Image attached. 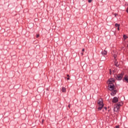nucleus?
I'll use <instances>...</instances> for the list:
<instances>
[{"label": "nucleus", "instance_id": "nucleus-20", "mask_svg": "<svg viewBox=\"0 0 128 128\" xmlns=\"http://www.w3.org/2000/svg\"><path fill=\"white\" fill-rule=\"evenodd\" d=\"M126 12L128 14V7L127 8V9L126 10Z\"/></svg>", "mask_w": 128, "mask_h": 128}, {"label": "nucleus", "instance_id": "nucleus-29", "mask_svg": "<svg viewBox=\"0 0 128 128\" xmlns=\"http://www.w3.org/2000/svg\"><path fill=\"white\" fill-rule=\"evenodd\" d=\"M115 66H118V65H116V64H115Z\"/></svg>", "mask_w": 128, "mask_h": 128}, {"label": "nucleus", "instance_id": "nucleus-23", "mask_svg": "<svg viewBox=\"0 0 128 128\" xmlns=\"http://www.w3.org/2000/svg\"><path fill=\"white\" fill-rule=\"evenodd\" d=\"M44 122V120H42V124Z\"/></svg>", "mask_w": 128, "mask_h": 128}, {"label": "nucleus", "instance_id": "nucleus-16", "mask_svg": "<svg viewBox=\"0 0 128 128\" xmlns=\"http://www.w3.org/2000/svg\"><path fill=\"white\" fill-rule=\"evenodd\" d=\"M110 74H112V70H110Z\"/></svg>", "mask_w": 128, "mask_h": 128}, {"label": "nucleus", "instance_id": "nucleus-7", "mask_svg": "<svg viewBox=\"0 0 128 128\" xmlns=\"http://www.w3.org/2000/svg\"><path fill=\"white\" fill-rule=\"evenodd\" d=\"M116 90H114L112 92L111 96H116Z\"/></svg>", "mask_w": 128, "mask_h": 128}, {"label": "nucleus", "instance_id": "nucleus-8", "mask_svg": "<svg viewBox=\"0 0 128 128\" xmlns=\"http://www.w3.org/2000/svg\"><path fill=\"white\" fill-rule=\"evenodd\" d=\"M108 54V52L106 50H104V52H102V56H106Z\"/></svg>", "mask_w": 128, "mask_h": 128}, {"label": "nucleus", "instance_id": "nucleus-21", "mask_svg": "<svg viewBox=\"0 0 128 128\" xmlns=\"http://www.w3.org/2000/svg\"><path fill=\"white\" fill-rule=\"evenodd\" d=\"M68 108H70V104H69V105L68 106Z\"/></svg>", "mask_w": 128, "mask_h": 128}, {"label": "nucleus", "instance_id": "nucleus-3", "mask_svg": "<svg viewBox=\"0 0 128 128\" xmlns=\"http://www.w3.org/2000/svg\"><path fill=\"white\" fill-rule=\"evenodd\" d=\"M98 104L99 106H104V101L102 100V98L99 99L98 101Z\"/></svg>", "mask_w": 128, "mask_h": 128}, {"label": "nucleus", "instance_id": "nucleus-17", "mask_svg": "<svg viewBox=\"0 0 128 128\" xmlns=\"http://www.w3.org/2000/svg\"><path fill=\"white\" fill-rule=\"evenodd\" d=\"M36 38H40V34H36Z\"/></svg>", "mask_w": 128, "mask_h": 128}, {"label": "nucleus", "instance_id": "nucleus-27", "mask_svg": "<svg viewBox=\"0 0 128 128\" xmlns=\"http://www.w3.org/2000/svg\"><path fill=\"white\" fill-rule=\"evenodd\" d=\"M118 30H120V27H118Z\"/></svg>", "mask_w": 128, "mask_h": 128}, {"label": "nucleus", "instance_id": "nucleus-25", "mask_svg": "<svg viewBox=\"0 0 128 128\" xmlns=\"http://www.w3.org/2000/svg\"><path fill=\"white\" fill-rule=\"evenodd\" d=\"M67 80H70V77H68V78H67Z\"/></svg>", "mask_w": 128, "mask_h": 128}, {"label": "nucleus", "instance_id": "nucleus-22", "mask_svg": "<svg viewBox=\"0 0 128 128\" xmlns=\"http://www.w3.org/2000/svg\"><path fill=\"white\" fill-rule=\"evenodd\" d=\"M66 76H67L68 78H70V75H69V74H67Z\"/></svg>", "mask_w": 128, "mask_h": 128}, {"label": "nucleus", "instance_id": "nucleus-6", "mask_svg": "<svg viewBox=\"0 0 128 128\" xmlns=\"http://www.w3.org/2000/svg\"><path fill=\"white\" fill-rule=\"evenodd\" d=\"M114 110L115 112H118L120 110V107L118 106H116V105L114 107Z\"/></svg>", "mask_w": 128, "mask_h": 128}, {"label": "nucleus", "instance_id": "nucleus-28", "mask_svg": "<svg viewBox=\"0 0 128 128\" xmlns=\"http://www.w3.org/2000/svg\"><path fill=\"white\" fill-rule=\"evenodd\" d=\"M82 56H84V52L81 53Z\"/></svg>", "mask_w": 128, "mask_h": 128}, {"label": "nucleus", "instance_id": "nucleus-14", "mask_svg": "<svg viewBox=\"0 0 128 128\" xmlns=\"http://www.w3.org/2000/svg\"><path fill=\"white\" fill-rule=\"evenodd\" d=\"M92 2V0H88V2L90 3Z\"/></svg>", "mask_w": 128, "mask_h": 128}, {"label": "nucleus", "instance_id": "nucleus-2", "mask_svg": "<svg viewBox=\"0 0 128 128\" xmlns=\"http://www.w3.org/2000/svg\"><path fill=\"white\" fill-rule=\"evenodd\" d=\"M108 88L109 90H114V83H108Z\"/></svg>", "mask_w": 128, "mask_h": 128}, {"label": "nucleus", "instance_id": "nucleus-10", "mask_svg": "<svg viewBox=\"0 0 128 128\" xmlns=\"http://www.w3.org/2000/svg\"><path fill=\"white\" fill-rule=\"evenodd\" d=\"M62 91L63 92H66V88L62 87Z\"/></svg>", "mask_w": 128, "mask_h": 128}, {"label": "nucleus", "instance_id": "nucleus-19", "mask_svg": "<svg viewBox=\"0 0 128 128\" xmlns=\"http://www.w3.org/2000/svg\"><path fill=\"white\" fill-rule=\"evenodd\" d=\"M114 16H118V14H116V13H115V14H114Z\"/></svg>", "mask_w": 128, "mask_h": 128}, {"label": "nucleus", "instance_id": "nucleus-15", "mask_svg": "<svg viewBox=\"0 0 128 128\" xmlns=\"http://www.w3.org/2000/svg\"><path fill=\"white\" fill-rule=\"evenodd\" d=\"M114 58L115 59L116 58V54L114 55Z\"/></svg>", "mask_w": 128, "mask_h": 128}, {"label": "nucleus", "instance_id": "nucleus-11", "mask_svg": "<svg viewBox=\"0 0 128 128\" xmlns=\"http://www.w3.org/2000/svg\"><path fill=\"white\" fill-rule=\"evenodd\" d=\"M116 106H118L119 108H120V106H121V104H120V102H118L116 104Z\"/></svg>", "mask_w": 128, "mask_h": 128}, {"label": "nucleus", "instance_id": "nucleus-26", "mask_svg": "<svg viewBox=\"0 0 128 128\" xmlns=\"http://www.w3.org/2000/svg\"><path fill=\"white\" fill-rule=\"evenodd\" d=\"M104 110H107L106 107H104Z\"/></svg>", "mask_w": 128, "mask_h": 128}, {"label": "nucleus", "instance_id": "nucleus-9", "mask_svg": "<svg viewBox=\"0 0 128 128\" xmlns=\"http://www.w3.org/2000/svg\"><path fill=\"white\" fill-rule=\"evenodd\" d=\"M103 108H104V106H99V107L98 108V110H102Z\"/></svg>", "mask_w": 128, "mask_h": 128}, {"label": "nucleus", "instance_id": "nucleus-13", "mask_svg": "<svg viewBox=\"0 0 128 128\" xmlns=\"http://www.w3.org/2000/svg\"><path fill=\"white\" fill-rule=\"evenodd\" d=\"M123 38L124 40H126V38H128V36H126L125 34H124L123 36Z\"/></svg>", "mask_w": 128, "mask_h": 128}, {"label": "nucleus", "instance_id": "nucleus-12", "mask_svg": "<svg viewBox=\"0 0 128 128\" xmlns=\"http://www.w3.org/2000/svg\"><path fill=\"white\" fill-rule=\"evenodd\" d=\"M120 25L119 24H118L117 23L115 24L116 28H120Z\"/></svg>", "mask_w": 128, "mask_h": 128}, {"label": "nucleus", "instance_id": "nucleus-4", "mask_svg": "<svg viewBox=\"0 0 128 128\" xmlns=\"http://www.w3.org/2000/svg\"><path fill=\"white\" fill-rule=\"evenodd\" d=\"M118 102V97H114L112 99V102L113 104H116Z\"/></svg>", "mask_w": 128, "mask_h": 128}, {"label": "nucleus", "instance_id": "nucleus-5", "mask_svg": "<svg viewBox=\"0 0 128 128\" xmlns=\"http://www.w3.org/2000/svg\"><path fill=\"white\" fill-rule=\"evenodd\" d=\"M108 82V84H114V78H112L109 79Z\"/></svg>", "mask_w": 128, "mask_h": 128}, {"label": "nucleus", "instance_id": "nucleus-24", "mask_svg": "<svg viewBox=\"0 0 128 128\" xmlns=\"http://www.w3.org/2000/svg\"><path fill=\"white\" fill-rule=\"evenodd\" d=\"M82 52H84V48H83V49L82 50Z\"/></svg>", "mask_w": 128, "mask_h": 128}, {"label": "nucleus", "instance_id": "nucleus-1", "mask_svg": "<svg viewBox=\"0 0 128 128\" xmlns=\"http://www.w3.org/2000/svg\"><path fill=\"white\" fill-rule=\"evenodd\" d=\"M124 77V74H118L116 76H115V78L117 80H122V78Z\"/></svg>", "mask_w": 128, "mask_h": 128}, {"label": "nucleus", "instance_id": "nucleus-18", "mask_svg": "<svg viewBox=\"0 0 128 128\" xmlns=\"http://www.w3.org/2000/svg\"><path fill=\"white\" fill-rule=\"evenodd\" d=\"M116 128H120V126H116Z\"/></svg>", "mask_w": 128, "mask_h": 128}]
</instances>
